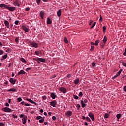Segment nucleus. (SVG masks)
Segmentation results:
<instances>
[{
	"label": "nucleus",
	"instance_id": "nucleus-61",
	"mask_svg": "<svg viewBox=\"0 0 126 126\" xmlns=\"http://www.w3.org/2000/svg\"><path fill=\"white\" fill-rule=\"evenodd\" d=\"M12 116L13 117L14 119H17V116H16L14 114H12Z\"/></svg>",
	"mask_w": 126,
	"mask_h": 126
},
{
	"label": "nucleus",
	"instance_id": "nucleus-45",
	"mask_svg": "<svg viewBox=\"0 0 126 126\" xmlns=\"http://www.w3.org/2000/svg\"><path fill=\"white\" fill-rule=\"evenodd\" d=\"M17 101L18 102H21V101H22V98H21V97H19L17 98Z\"/></svg>",
	"mask_w": 126,
	"mask_h": 126
},
{
	"label": "nucleus",
	"instance_id": "nucleus-22",
	"mask_svg": "<svg viewBox=\"0 0 126 126\" xmlns=\"http://www.w3.org/2000/svg\"><path fill=\"white\" fill-rule=\"evenodd\" d=\"M47 24H52V21L50 18H47Z\"/></svg>",
	"mask_w": 126,
	"mask_h": 126
},
{
	"label": "nucleus",
	"instance_id": "nucleus-2",
	"mask_svg": "<svg viewBox=\"0 0 126 126\" xmlns=\"http://www.w3.org/2000/svg\"><path fill=\"white\" fill-rule=\"evenodd\" d=\"M13 4L14 6L19 7V6H20V1H19V0H14L13 1Z\"/></svg>",
	"mask_w": 126,
	"mask_h": 126
},
{
	"label": "nucleus",
	"instance_id": "nucleus-9",
	"mask_svg": "<svg viewBox=\"0 0 126 126\" xmlns=\"http://www.w3.org/2000/svg\"><path fill=\"white\" fill-rule=\"evenodd\" d=\"M7 9L8 10H9V11H14L15 9H16V8L15 7H9V6H7Z\"/></svg>",
	"mask_w": 126,
	"mask_h": 126
},
{
	"label": "nucleus",
	"instance_id": "nucleus-36",
	"mask_svg": "<svg viewBox=\"0 0 126 126\" xmlns=\"http://www.w3.org/2000/svg\"><path fill=\"white\" fill-rule=\"evenodd\" d=\"M73 98L75 99V100H78L79 99V97L77 96V95H73Z\"/></svg>",
	"mask_w": 126,
	"mask_h": 126
},
{
	"label": "nucleus",
	"instance_id": "nucleus-37",
	"mask_svg": "<svg viewBox=\"0 0 126 126\" xmlns=\"http://www.w3.org/2000/svg\"><path fill=\"white\" fill-rule=\"evenodd\" d=\"M95 25H96V22H94L93 25L91 26V28H93V27H95Z\"/></svg>",
	"mask_w": 126,
	"mask_h": 126
},
{
	"label": "nucleus",
	"instance_id": "nucleus-20",
	"mask_svg": "<svg viewBox=\"0 0 126 126\" xmlns=\"http://www.w3.org/2000/svg\"><path fill=\"white\" fill-rule=\"evenodd\" d=\"M4 24L6 26L7 28H9V23L7 20H5Z\"/></svg>",
	"mask_w": 126,
	"mask_h": 126
},
{
	"label": "nucleus",
	"instance_id": "nucleus-55",
	"mask_svg": "<svg viewBox=\"0 0 126 126\" xmlns=\"http://www.w3.org/2000/svg\"><path fill=\"white\" fill-rule=\"evenodd\" d=\"M35 55H36V56H39L40 52H39V51H35Z\"/></svg>",
	"mask_w": 126,
	"mask_h": 126
},
{
	"label": "nucleus",
	"instance_id": "nucleus-21",
	"mask_svg": "<svg viewBox=\"0 0 126 126\" xmlns=\"http://www.w3.org/2000/svg\"><path fill=\"white\" fill-rule=\"evenodd\" d=\"M20 74H25V71L23 70H21L18 73V75H20Z\"/></svg>",
	"mask_w": 126,
	"mask_h": 126
},
{
	"label": "nucleus",
	"instance_id": "nucleus-24",
	"mask_svg": "<svg viewBox=\"0 0 126 126\" xmlns=\"http://www.w3.org/2000/svg\"><path fill=\"white\" fill-rule=\"evenodd\" d=\"M7 57H8L7 54L4 55L2 56V59H1V61H3V60H6V59L7 58Z\"/></svg>",
	"mask_w": 126,
	"mask_h": 126
},
{
	"label": "nucleus",
	"instance_id": "nucleus-41",
	"mask_svg": "<svg viewBox=\"0 0 126 126\" xmlns=\"http://www.w3.org/2000/svg\"><path fill=\"white\" fill-rule=\"evenodd\" d=\"M56 77H57V75L56 74H54L51 76V79L56 78Z\"/></svg>",
	"mask_w": 126,
	"mask_h": 126
},
{
	"label": "nucleus",
	"instance_id": "nucleus-62",
	"mask_svg": "<svg viewBox=\"0 0 126 126\" xmlns=\"http://www.w3.org/2000/svg\"><path fill=\"white\" fill-rule=\"evenodd\" d=\"M28 70H31V68L29 67L26 69V71H28Z\"/></svg>",
	"mask_w": 126,
	"mask_h": 126
},
{
	"label": "nucleus",
	"instance_id": "nucleus-11",
	"mask_svg": "<svg viewBox=\"0 0 126 126\" xmlns=\"http://www.w3.org/2000/svg\"><path fill=\"white\" fill-rule=\"evenodd\" d=\"M103 42L104 43L103 45H101V48H104V46H105V44L107 43V36H104V38L102 40Z\"/></svg>",
	"mask_w": 126,
	"mask_h": 126
},
{
	"label": "nucleus",
	"instance_id": "nucleus-30",
	"mask_svg": "<svg viewBox=\"0 0 126 126\" xmlns=\"http://www.w3.org/2000/svg\"><path fill=\"white\" fill-rule=\"evenodd\" d=\"M15 41V43H16L17 44H19V37H16Z\"/></svg>",
	"mask_w": 126,
	"mask_h": 126
},
{
	"label": "nucleus",
	"instance_id": "nucleus-39",
	"mask_svg": "<svg viewBox=\"0 0 126 126\" xmlns=\"http://www.w3.org/2000/svg\"><path fill=\"white\" fill-rule=\"evenodd\" d=\"M44 119L41 118V119L39 120V123H40V124H42V123H44Z\"/></svg>",
	"mask_w": 126,
	"mask_h": 126
},
{
	"label": "nucleus",
	"instance_id": "nucleus-58",
	"mask_svg": "<svg viewBox=\"0 0 126 126\" xmlns=\"http://www.w3.org/2000/svg\"><path fill=\"white\" fill-rule=\"evenodd\" d=\"M123 56H126V48L125 49L124 53H123Z\"/></svg>",
	"mask_w": 126,
	"mask_h": 126
},
{
	"label": "nucleus",
	"instance_id": "nucleus-54",
	"mask_svg": "<svg viewBox=\"0 0 126 126\" xmlns=\"http://www.w3.org/2000/svg\"><path fill=\"white\" fill-rule=\"evenodd\" d=\"M106 29H107V28L106 27V26H103V32H105V31H106Z\"/></svg>",
	"mask_w": 126,
	"mask_h": 126
},
{
	"label": "nucleus",
	"instance_id": "nucleus-44",
	"mask_svg": "<svg viewBox=\"0 0 126 126\" xmlns=\"http://www.w3.org/2000/svg\"><path fill=\"white\" fill-rule=\"evenodd\" d=\"M40 119H43V117H42L41 116H37L36 117V120H40Z\"/></svg>",
	"mask_w": 126,
	"mask_h": 126
},
{
	"label": "nucleus",
	"instance_id": "nucleus-64",
	"mask_svg": "<svg viewBox=\"0 0 126 126\" xmlns=\"http://www.w3.org/2000/svg\"><path fill=\"white\" fill-rule=\"evenodd\" d=\"M20 118H24V115L23 114H21L20 115Z\"/></svg>",
	"mask_w": 126,
	"mask_h": 126
},
{
	"label": "nucleus",
	"instance_id": "nucleus-15",
	"mask_svg": "<svg viewBox=\"0 0 126 126\" xmlns=\"http://www.w3.org/2000/svg\"><path fill=\"white\" fill-rule=\"evenodd\" d=\"M36 62L39 61V62H41V63H45L46 62V60L44 58H38L37 60H35Z\"/></svg>",
	"mask_w": 126,
	"mask_h": 126
},
{
	"label": "nucleus",
	"instance_id": "nucleus-40",
	"mask_svg": "<svg viewBox=\"0 0 126 126\" xmlns=\"http://www.w3.org/2000/svg\"><path fill=\"white\" fill-rule=\"evenodd\" d=\"M104 118L105 119H108L109 118V115L107 113H105L104 115Z\"/></svg>",
	"mask_w": 126,
	"mask_h": 126
},
{
	"label": "nucleus",
	"instance_id": "nucleus-60",
	"mask_svg": "<svg viewBox=\"0 0 126 126\" xmlns=\"http://www.w3.org/2000/svg\"><path fill=\"white\" fill-rule=\"evenodd\" d=\"M25 106L26 107H30V104H28V103H25Z\"/></svg>",
	"mask_w": 126,
	"mask_h": 126
},
{
	"label": "nucleus",
	"instance_id": "nucleus-18",
	"mask_svg": "<svg viewBox=\"0 0 126 126\" xmlns=\"http://www.w3.org/2000/svg\"><path fill=\"white\" fill-rule=\"evenodd\" d=\"M8 91L9 92H17V90L15 88H11L9 90H8Z\"/></svg>",
	"mask_w": 126,
	"mask_h": 126
},
{
	"label": "nucleus",
	"instance_id": "nucleus-32",
	"mask_svg": "<svg viewBox=\"0 0 126 126\" xmlns=\"http://www.w3.org/2000/svg\"><path fill=\"white\" fill-rule=\"evenodd\" d=\"M64 42L65 44H68V40H67V38H66V37L64 38Z\"/></svg>",
	"mask_w": 126,
	"mask_h": 126
},
{
	"label": "nucleus",
	"instance_id": "nucleus-63",
	"mask_svg": "<svg viewBox=\"0 0 126 126\" xmlns=\"http://www.w3.org/2000/svg\"><path fill=\"white\" fill-rule=\"evenodd\" d=\"M5 106L6 107H9V104H8V103L6 102V103H5Z\"/></svg>",
	"mask_w": 126,
	"mask_h": 126
},
{
	"label": "nucleus",
	"instance_id": "nucleus-12",
	"mask_svg": "<svg viewBox=\"0 0 126 126\" xmlns=\"http://www.w3.org/2000/svg\"><path fill=\"white\" fill-rule=\"evenodd\" d=\"M50 95L52 99H56L57 95H56V94L55 93H51Z\"/></svg>",
	"mask_w": 126,
	"mask_h": 126
},
{
	"label": "nucleus",
	"instance_id": "nucleus-10",
	"mask_svg": "<svg viewBox=\"0 0 126 126\" xmlns=\"http://www.w3.org/2000/svg\"><path fill=\"white\" fill-rule=\"evenodd\" d=\"M26 101H28V102L31 103V104H34V105H38L37 103L35 102L34 101L32 100V99H31L26 98Z\"/></svg>",
	"mask_w": 126,
	"mask_h": 126
},
{
	"label": "nucleus",
	"instance_id": "nucleus-29",
	"mask_svg": "<svg viewBox=\"0 0 126 126\" xmlns=\"http://www.w3.org/2000/svg\"><path fill=\"white\" fill-rule=\"evenodd\" d=\"M121 117H122V115L120 113L116 115V118H117V119H118V120H119V119L121 118Z\"/></svg>",
	"mask_w": 126,
	"mask_h": 126
},
{
	"label": "nucleus",
	"instance_id": "nucleus-57",
	"mask_svg": "<svg viewBox=\"0 0 126 126\" xmlns=\"http://www.w3.org/2000/svg\"><path fill=\"white\" fill-rule=\"evenodd\" d=\"M52 120H53V121H56V120H57V118L56 117V116H53Z\"/></svg>",
	"mask_w": 126,
	"mask_h": 126
},
{
	"label": "nucleus",
	"instance_id": "nucleus-8",
	"mask_svg": "<svg viewBox=\"0 0 126 126\" xmlns=\"http://www.w3.org/2000/svg\"><path fill=\"white\" fill-rule=\"evenodd\" d=\"M27 121V116L26 115H24V117L22 119V122L23 123V125H25V124H26Z\"/></svg>",
	"mask_w": 126,
	"mask_h": 126
},
{
	"label": "nucleus",
	"instance_id": "nucleus-19",
	"mask_svg": "<svg viewBox=\"0 0 126 126\" xmlns=\"http://www.w3.org/2000/svg\"><path fill=\"white\" fill-rule=\"evenodd\" d=\"M57 16L58 17H60L61 15H62V10L59 9L57 12Z\"/></svg>",
	"mask_w": 126,
	"mask_h": 126
},
{
	"label": "nucleus",
	"instance_id": "nucleus-23",
	"mask_svg": "<svg viewBox=\"0 0 126 126\" xmlns=\"http://www.w3.org/2000/svg\"><path fill=\"white\" fill-rule=\"evenodd\" d=\"M74 84L77 85L79 83V79L77 78L74 81Z\"/></svg>",
	"mask_w": 126,
	"mask_h": 126
},
{
	"label": "nucleus",
	"instance_id": "nucleus-14",
	"mask_svg": "<svg viewBox=\"0 0 126 126\" xmlns=\"http://www.w3.org/2000/svg\"><path fill=\"white\" fill-rule=\"evenodd\" d=\"M9 81H10V83H11V84L14 85L15 82H16V79L14 80L13 78H10Z\"/></svg>",
	"mask_w": 126,
	"mask_h": 126
},
{
	"label": "nucleus",
	"instance_id": "nucleus-46",
	"mask_svg": "<svg viewBox=\"0 0 126 126\" xmlns=\"http://www.w3.org/2000/svg\"><path fill=\"white\" fill-rule=\"evenodd\" d=\"M4 52H3V50H0V55L1 56V55H3V53Z\"/></svg>",
	"mask_w": 126,
	"mask_h": 126
},
{
	"label": "nucleus",
	"instance_id": "nucleus-49",
	"mask_svg": "<svg viewBox=\"0 0 126 126\" xmlns=\"http://www.w3.org/2000/svg\"><path fill=\"white\" fill-rule=\"evenodd\" d=\"M18 23H19V21L17 20L15 21V24H16V25H18Z\"/></svg>",
	"mask_w": 126,
	"mask_h": 126
},
{
	"label": "nucleus",
	"instance_id": "nucleus-53",
	"mask_svg": "<svg viewBox=\"0 0 126 126\" xmlns=\"http://www.w3.org/2000/svg\"><path fill=\"white\" fill-rule=\"evenodd\" d=\"M93 23V20H90L89 23V25H91V24H92Z\"/></svg>",
	"mask_w": 126,
	"mask_h": 126
},
{
	"label": "nucleus",
	"instance_id": "nucleus-43",
	"mask_svg": "<svg viewBox=\"0 0 126 126\" xmlns=\"http://www.w3.org/2000/svg\"><path fill=\"white\" fill-rule=\"evenodd\" d=\"M5 126V124L3 122L0 123V126Z\"/></svg>",
	"mask_w": 126,
	"mask_h": 126
},
{
	"label": "nucleus",
	"instance_id": "nucleus-16",
	"mask_svg": "<svg viewBox=\"0 0 126 126\" xmlns=\"http://www.w3.org/2000/svg\"><path fill=\"white\" fill-rule=\"evenodd\" d=\"M22 28L25 31V32H28V31H29V29L24 25L22 26Z\"/></svg>",
	"mask_w": 126,
	"mask_h": 126
},
{
	"label": "nucleus",
	"instance_id": "nucleus-34",
	"mask_svg": "<svg viewBox=\"0 0 126 126\" xmlns=\"http://www.w3.org/2000/svg\"><path fill=\"white\" fill-rule=\"evenodd\" d=\"M78 96L79 97H82V96H83V93H82V92H80L79 93V94H78Z\"/></svg>",
	"mask_w": 126,
	"mask_h": 126
},
{
	"label": "nucleus",
	"instance_id": "nucleus-13",
	"mask_svg": "<svg viewBox=\"0 0 126 126\" xmlns=\"http://www.w3.org/2000/svg\"><path fill=\"white\" fill-rule=\"evenodd\" d=\"M39 15L41 19H44V16L45 15V12L43 11H41L39 13Z\"/></svg>",
	"mask_w": 126,
	"mask_h": 126
},
{
	"label": "nucleus",
	"instance_id": "nucleus-17",
	"mask_svg": "<svg viewBox=\"0 0 126 126\" xmlns=\"http://www.w3.org/2000/svg\"><path fill=\"white\" fill-rule=\"evenodd\" d=\"M7 6H8V5L5 4H0V7L1 8H2L4 7V8H6L7 9Z\"/></svg>",
	"mask_w": 126,
	"mask_h": 126
},
{
	"label": "nucleus",
	"instance_id": "nucleus-25",
	"mask_svg": "<svg viewBox=\"0 0 126 126\" xmlns=\"http://www.w3.org/2000/svg\"><path fill=\"white\" fill-rule=\"evenodd\" d=\"M81 104L82 105V108H85L86 107V104H84L83 100L81 101Z\"/></svg>",
	"mask_w": 126,
	"mask_h": 126
},
{
	"label": "nucleus",
	"instance_id": "nucleus-35",
	"mask_svg": "<svg viewBox=\"0 0 126 126\" xmlns=\"http://www.w3.org/2000/svg\"><path fill=\"white\" fill-rule=\"evenodd\" d=\"M6 53H11V49L10 48H8L6 50Z\"/></svg>",
	"mask_w": 126,
	"mask_h": 126
},
{
	"label": "nucleus",
	"instance_id": "nucleus-31",
	"mask_svg": "<svg viewBox=\"0 0 126 126\" xmlns=\"http://www.w3.org/2000/svg\"><path fill=\"white\" fill-rule=\"evenodd\" d=\"M122 71H123V70H122V69H121L116 74L119 76V75L121 74V73H122Z\"/></svg>",
	"mask_w": 126,
	"mask_h": 126
},
{
	"label": "nucleus",
	"instance_id": "nucleus-50",
	"mask_svg": "<svg viewBox=\"0 0 126 126\" xmlns=\"http://www.w3.org/2000/svg\"><path fill=\"white\" fill-rule=\"evenodd\" d=\"M40 2H41V0H36V3H37V4H40Z\"/></svg>",
	"mask_w": 126,
	"mask_h": 126
},
{
	"label": "nucleus",
	"instance_id": "nucleus-28",
	"mask_svg": "<svg viewBox=\"0 0 126 126\" xmlns=\"http://www.w3.org/2000/svg\"><path fill=\"white\" fill-rule=\"evenodd\" d=\"M120 63H121L123 65V66H125L126 67V63L124 62L123 61H121Z\"/></svg>",
	"mask_w": 126,
	"mask_h": 126
},
{
	"label": "nucleus",
	"instance_id": "nucleus-33",
	"mask_svg": "<svg viewBox=\"0 0 126 126\" xmlns=\"http://www.w3.org/2000/svg\"><path fill=\"white\" fill-rule=\"evenodd\" d=\"M92 67H93V68H94V67H95L96 66V63L93 62L92 63Z\"/></svg>",
	"mask_w": 126,
	"mask_h": 126
},
{
	"label": "nucleus",
	"instance_id": "nucleus-51",
	"mask_svg": "<svg viewBox=\"0 0 126 126\" xmlns=\"http://www.w3.org/2000/svg\"><path fill=\"white\" fill-rule=\"evenodd\" d=\"M42 99H43V100H46V99H47V96H46V95L42 96Z\"/></svg>",
	"mask_w": 126,
	"mask_h": 126
},
{
	"label": "nucleus",
	"instance_id": "nucleus-1",
	"mask_svg": "<svg viewBox=\"0 0 126 126\" xmlns=\"http://www.w3.org/2000/svg\"><path fill=\"white\" fill-rule=\"evenodd\" d=\"M1 110L3 112H5V113H11L13 112V110L8 107L2 108Z\"/></svg>",
	"mask_w": 126,
	"mask_h": 126
},
{
	"label": "nucleus",
	"instance_id": "nucleus-26",
	"mask_svg": "<svg viewBox=\"0 0 126 126\" xmlns=\"http://www.w3.org/2000/svg\"><path fill=\"white\" fill-rule=\"evenodd\" d=\"M19 60L21 62H22V63H27V61H26V60H25L23 57L20 58Z\"/></svg>",
	"mask_w": 126,
	"mask_h": 126
},
{
	"label": "nucleus",
	"instance_id": "nucleus-38",
	"mask_svg": "<svg viewBox=\"0 0 126 126\" xmlns=\"http://www.w3.org/2000/svg\"><path fill=\"white\" fill-rule=\"evenodd\" d=\"M86 120H87V122H91V120H90V118H89L88 117H86Z\"/></svg>",
	"mask_w": 126,
	"mask_h": 126
},
{
	"label": "nucleus",
	"instance_id": "nucleus-47",
	"mask_svg": "<svg viewBox=\"0 0 126 126\" xmlns=\"http://www.w3.org/2000/svg\"><path fill=\"white\" fill-rule=\"evenodd\" d=\"M83 102L84 104H87V103H88V100L87 99H85V100H84Z\"/></svg>",
	"mask_w": 126,
	"mask_h": 126
},
{
	"label": "nucleus",
	"instance_id": "nucleus-52",
	"mask_svg": "<svg viewBox=\"0 0 126 126\" xmlns=\"http://www.w3.org/2000/svg\"><path fill=\"white\" fill-rule=\"evenodd\" d=\"M77 110H79V109H80V105L79 104H78L77 105Z\"/></svg>",
	"mask_w": 126,
	"mask_h": 126
},
{
	"label": "nucleus",
	"instance_id": "nucleus-5",
	"mask_svg": "<svg viewBox=\"0 0 126 126\" xmlns=\"http://www.w3.org/2000/svg\"><path fill=\"white\" fill-rule=\"evenodd\" d=\"M72 115V111L70 110L67 111L65 113V116L66 117H71Z\"/></svg>",
	"mask_w": 126,
	"mask_h": 126
},
{
	"label": "nucleus",
	"instance_id": "nucleus-56",
	"mask_svg": "<svg viewBox=\"0 0 126 126\" xmlns=\"http://www.w3.org/2000/svg\"><path fill=\"white\" fill-rule=\"evenodd\" d=\"M29 10H30V8L27 7V8H25V11H29Z\"/></svg>",
	"mask_w": 126,
	"mask_h": 126
},
{
	"label": "nucleus",
	"instance_id": "nucleus-42",
	"mask_svg": "<svg viewBox=\"0 0 126 126\" xmlns=\"http://www.w3.org/2000/svg\"><path fill=\"white\" fill-rule=\"evenodd\" d=\"M71 76H72V74H68L67 75V77L68 78H70V77H71Z\"/></svg>",
	"mask_w": 126,
	"mask_h": 126
},
{
	"label": "nucleus",
	"instance_id": "nucleus-48",
	"mask_svg": "<svg viewBox=\"0 0 126 126\" xmlns=\"http://www.w3.org/2000/svg\"><path fill=\"white\" fill-rule=\"evenodd\" d=\"M90 51H94V46H91Z\"/></svg>",
	"mask_w": 126,
	"mask_h": 126
},
{
	"label": "nucleus",
	"instance_id": "nucleus-59",
	"mask_svg": "<svg viewBox=\"0 0 126 126\" xmlns=\"http://www.w3.org/2000/svg\"><path fill=\"white\" fill-rule=\"evenodd\" d=\"M123 90L126 92V86H124L123 87Z\"/></svg>",
	"mask_w": 126,
	"mask_h": 126
},
{
	"label": "nucleus",
	"instance_id": "nucleus-7",
	"mask_svg": "<svg viewBox=\"0 0 126 126\" xmlns=\"http://www.w3.org/2000/svg\"><path fill=\"white\" fill-rule=\"evenodd\" d=\"M50 106L56 108V106H57V101L54 100L53 101H51L50 102Z\"/></svg>",
	"mask_w": 126,
	"mask_h": 126
},
{
	"label": "nucleus",
	"instance_id": "nucleus-27",
	"mask_svg": "<svg viewBox=\"0 0 126 126\" xmlns=\"http://www.w3.org/2000/svg\"><path fill=\"white\" fill-rule=\"evenodd\" d=\"M99 43H100V40H96L95 43H94V46H98L99 45Z\"/></svg>",
	"mask_w": 126,
	"mask_h": 126
},
{
	"label": "nucleus",
	"instance_id": "nucleus-6",
	"mask_svg": "<svg viewBox=\"0 0 126 126\" xmlns=\"http://www.w3.org/2000/svg\"><path fill=\"white\" fill-rule=\"evenodd\" d=\"M88 116L89 117H90V118H91L92 121H93V122H94L95 121V117H94V114H93V113H89L88 114Z\"/></svg>",
	"mask_w": 126,
	"mask_h": 126
},
{
	"label": "nucleus",
	"instance_id": "nucleus-4",
	"mask_svg": "<svg viewBox=\"0 0 126 126\" xmlns=\"http://www.w3.org/2000/svg\"><path fill=\"white\" fill-rule=\"evenodd\" d=\"M58 90H59V91H61V92H62V93H66L67 91L66 88L63 87H60L59 88H58Z\"/></svg>",
	"mask_w": 126,
	"mask_h": 126
},
{
	"label": "nucleus",
	"instance_id": "nucleus-3",
	"mask_svg": "<svg viewBox=\"0 0 126 126\" xmlns=\"http://www.w3.org/2000/svg\"><path fill=\"white\" fill-rule=\"evenodd\" d=\"M30 47L32 48H37L38 47V44L36 42H29Z\"/></svg>",
	"mask_w": 126,
	"mask_h": 126
}]
</instances>
